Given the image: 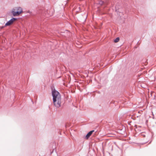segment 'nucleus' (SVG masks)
<instances>
[{"instance_id": "f257e3e1", "label": "nucleus", "mask_w": 156, "mask_h": 156, "mask_svg": "<svg viewBox=\"0 0 156 156\" xmlns=\"http://www.w3.org/2000/svg\"><path fill=\"white\" fill-rule=\"evenodd\" d=\"M52 95L54 105L56 107H60L61 103V98L59 93L54 90L52 91Z\"/></svg>"}, {"instance_id": "7ed1b4c3", "label": "nucleus", "mask_w": 156, "mask_h": 156, "mask_svg": "<svg viewBox=\"0 0 156 156\" xmlns=\"http://www.w3.org/2000/svg\"><path fill=\"white\" fill-rule=\"evenodd\" d=\"M17 19L16 18H12L5 24V26H8L11 25Z\"/></svg>"}, {"instance_id": "f03ea898", "label": "nucleus", "mask_w": 156, "mask_h": 156, "mask_svg": "<svg viewBox=\"0 0 156 156\" xmlns=\"http://www.w3.org/2000/svg\"><path fill=\"white\" fill-rule=\"evenodd\" d=\"M22 12V9L21 7H19L12 10V13L14 16H18L20 15Z\"/></svg>"}, {"instance_id": "39448f33", "label": "nucleus", "mask_w": 156, "mask_h": 156, "mask_svg": "<svg viewBox=\"0 0 156 156\" xmlns=\"http://www.w3.org/2000/svg\"><path fill=\"white\" fill-rule=\"evenodd\" d=\"M119 40V37H117L114 40V42L115 43L118 42Z\"/></svg>"}, {"instance_id": "20e7f679", "label": "nucleus", "mask_w": 156, "mask_h": 156, "mask_svg": "<svg viewBox=\"0 0 156 156\" xmlns=\"http://www.w3.org/2000/svg\"><path fill=\"white\" fill-rule=\"evenodd\" d=\"M94 130H93L89 132L86 135V137L87 139H88L89 137L91 135L92 133L94 132Z\"/></svg>"}]
</instances>
